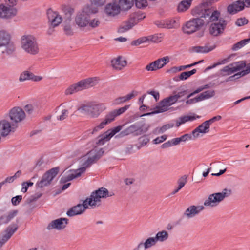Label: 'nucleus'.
Here are the masks:
<instances>
[{"label":"nucleus","mask_w":250,"mask_h":250,"mask_svg":"<svg viewBox=\"0 0 250 250\" xmlns=\"http://www.w3.org/2000/svg\"><path fill=\"white\" fill-rule=\"evenodd\" d=\"M250 73V66L247 67L245 70H242L237 73L235 74L234 75L231 76L229 78V80L232 81L233 78L238 79L241 77H243Z\"/></svg>","instance_id":"nucleus-44"},{"label":"nucleus","mask_w":250,"mask_h":250,"mask_svg":"<svg viewBox=\"0 0 250 250\" xmlns=\"http://www.w3.org/2000/svg\"><path fill=\"white\" fill-rule=\"evenodd\" d=\"M250 42V37L248 39H245L240 41V42H237L233 45L232 49L233 50H237L244 45H245L247 43Z\"/></svg>","instance_id":"nucleus-45"},{"label":"nucleus","mask_w":250,"mask_h":250,"mask_svg":"<svg viewBox=\"0 0 250 250\" xmlns=\"http://www.w3.org/2000/svg\"><path fill=\"white\" fill-rule=\"evenodd\" d=\"M166 98L170 106L176 103L178 100L175 95H171L168 97H167Z\"/></svg>","instance_id":"nucleus-62"},{"label":"nucleus","mask_w":250,"mask_h":250,"mask_svg":"<svg viewBox=\"0 0 250 250\" xmlns=\"http://www.w3.org/2000/svg\"><path fill=\"white\" fill-rule=\"evenodd\" d=\"M70 23V22H69L68 21L66 22H65V21L64 22V25L63 27V30L65 34L68 36H71L73 34V32L71 28Z\"/></svg>","instance_id":"nucleus-49"},{"label":"nucleus","mask_w":250,"mask_h":250,"mask_svg":"<svg viewBox=\"0 0 250 250\" xmlns=\"http://www.w3.org/2000/svg\"><path fill=\"white\" fill-rule=\"evenodd\" d=\"M161 34H156L146 37L147 42H161Z\"/></svg>","instance_id":"nucleus-46"},{"label":"nucleus","mask_w":250,"mask_h":250,"mask_svg":"<svg viewBox=\"0 0 250 250\" xmlns=\"http://www.w3.org/2000/svg\"><path fill=\"white\" fill-rule=\"evenodd\" d=\"M130 106V105H125L124 107L110 111L106 115L105 119L103 121V122L106 125L110 124L115 120L116 117L120 116L125 112L129 108Z\"/></svg>","instance_id":"nucleus-14"},{"label":"nucleus","mask_w":250,"mask_h":250,"mask_svg":"<svg viewBox=\"0 0 250 250\" xmlns=\"http://www.w3.org/2000/svg\"><path fill=\"white\" fill-rule=\"evenodd\" d=\"M214 48V47H208L206 46H196L192 47L193 51L196 53H208Z\"/></svg>","instance_id":"nucleus-41"},{"label":"nucleus","mask_w":250,"mask_h":250,"mask_svg":"<svg viewBox=\"0 0 250 250\" xmlns=\"http://www.w3.org/2000/svg\"><path fill=\"white\" fill-rule=\"evenodd\" d=\"M150 125L144 124L139 125L137 123L130 125L127 128L120 132L119 135L123 137L130 134L137 136L146 133L149 129Z\"/></svg>","instance_id":"nucleus-7"},{"label":"nucleus","mask_w":250,"mask_h":250,"mask_svg":"<svg viewBox=\"0 0 250 250\" xmlns=\"http://www.w3.org/2000/svg\"><path fill=\"white\" fill-rule=\"evenodd\" d=\"M98 12L97 7L92 5H86L82 12L77 14L75 18L76 24L80 28L84 27L88 25L90 15L95 14Z\"/></svg>","instance_id":"nucleus-3"},{"label":"nucleus","mask_w":250,"mask_h":250,"mask_svg":"<svg viewBox=\"0 0 250 250\" xmlns=\"http://www.w3.org/2000/svg\"><path fill=\"white\" fill-rule=\"evenodd\" d=\"M21 44L22 48L30 54L35 55L39 52L36 39L32 36H23L21 38Z\"/></svg>","instance_id":"nucleus-9"},{"label":"nucleus","mask_w":250,"mask_h":250,"mask_svg":"<svg viewBox=\"0 0 250 250\" xmlns=\"http://www.w3.org/2000/svg\"><path fill=\"white\" fill-rule=\"evenodd\" d=\"M204 207L201 206H190L185 211L184 215L188 218H192L198 214L201 210L204 209Z\"/></svg>","instance_id":"nucleus-23"},{"label":"nucleus","mask_w":250,"mask_h":250,"mask_svg":"<svg viewBox=\"0 0 250 250\" xmlns=\"http://www.w3.org/2000/svg\"><path fill=\"white\" fill-rule=\"evenodd\" d=\"M10 41V35L4 31H0V47L5 46Z\"/></svg>","instance_id":"nucleus-32"},{"label":"nucleus","mask_w":250,"mask_h":250,"mask_svg":"<svg viewBox=\"0 0 250 250\" xmlns=\"http://www.w3.org/2000/svg\"><path fill=\"white\" fill-rule=\"evenodd\" d=\"M105 125V124L102 121L99 125L96 126L92 130L89 129L85 131L83 134V137H87L89 135L95 134L101 129L104 128Z\"/></svg>","instance_id":"nucleus-33"},{"label":"nucleus","mask_w":250,"mask_h":250,"mask_svg":"<svg viewBox=\"0 0 250 250\" xmlns=\"http://www.w3.org/2000/svg\"><path fill=\"white\" fill-rule=\"evenodd\" d=\"M105 125V124L102 121L99 125L96 126L92 130L89 129L85 131L83 134V137H87L89 135L95 134L101 129L104 128Z\"/></svg>","instance_id":"nucleus-34"},{"label":"nucleus","mask_w":250,"mask_h":250,"mask_svg":"<svg viewBox=\"0 0 250 250\" xmlns=\"http://www.w3.org/2000/svg\"><path fill=\"white\" fill-rule=\"evenodd\" d=\"M209 26V33L213 36H218L223 33L227 25V21L222 18H218L215 21L211 22Z\"/></svg>","instance_id":"nucleus-13"},{"label":"nucleus","mask_w":250,"mask_h":250,"mask_svg":"<svg viewBox=\"0 0 250 250\" xmlns=\"http://www.w3.org/2000/svg\"><path fill=\"white\" fill-rule=\"evenodd\" d=\"M22 200L21 195H17L11 199V203L13 205L17 206L20 204Z\"/></svg>","instance_id":"nucleus-59"},{"label":"nucleus","mask_w":250,"mask_h":250,"mask_svg":"<svg viewBox=\"0 0 250 250\" xmlns=\"http://www.w3.org/2000/svg\"><path fill=\"white\" fill-rule=\"evenodd\" d=\"M147 39L146 37H141L137 40H134L131 42L132 46H138L143 43L146 42Z\"/></svg>","instance_id":"nucleus-51"},{"label":"nucleus","mask_w":250,"mask_h":250,"mask_svg":"<svg viewBox=\"0 0 250 250\" xmlns=\"http://www.w3.org/2000/svg\"><path fill=\"white\" fill-rule=\"evenodd\" d=\"M215 95V91L214 90H207L206 91L200 95H199V97L201 101L204 100L205 99H209L211 97H213Z\"/></svg>","instance_id":"nucleus-43"},{"label":"nucleus","mask_w":250,"mask_h":250,"mask_svg":"<svg viewBox=\"0 0 250 250\" xmlns=\"http://www.w3.org/2000/svg\"><path fill=\"white\" fill-rule=\"evenodd\" d=\"M137 95V92L132 91L131 93L128 94L125 96L119 97L116 98L114 100L113 104L115 105H118L123 103H125L135 97Z\"/></svg>","instance_id":"nucleus-26"},{"label":"nucleus","mask_w":250,"mask_h":250,"mask_svg":"<svg viewBox=\"0 0 250 250\" xmlns=\"http://www.w3.org/2000/svg\"><path fill=\"white\" fill-rule=\"evenodd\" d=\"M18 226L16 224L9 225L6 229L7 234L11 238L14 232L18 229Z\"/></svg>","instance_id":"nucleus-48"},{"label":"nucleus","mask_w":250,"mask_h":250,"mask_svg":"<svg viewBox=\"0 0 250 250\" xmlns=\"http://www.w3.org/2000/svg\"><path fill=\"white\" fill-rule=\"evenodd\" d=\"M104 151L103 148L100 149L95 155L88 158L83 164L84 167L75 170L73 173L68 174L65 177H62L61 179V182L65 183L80 176L83 173L85 172L86 167H89L92 164L96 162L104 155Z\"/></svg>","instance_id":"nucleus-2"},{"label":"nucleus","mask_w":250,"mask_h":250,"mask_svg":"<svg viewBox=\"0 0 250 250\" xmlns=\"http://www.w3.org/2000/svg\"><path fill=\"white\" fill-rule=\"evenodd\" d=\"M191 5V3L188 2V0H183L179 3L177 6V10L178 12H184L187 11Z\"/></svg>","instance_id":"nucleus-42"},{"label":"nucleus","mask_w":250,"mask_h":250,"mask_svg":"<svg viewBox=\"0 0 250 250\" xmlns=\"http://www.w3.org/2000/svg\"><path fill=\"white\" fill-rule=\"evenodd\" d=\"M126 61L124 60L122 57L120 56L111 61L112 66L118 70H121L123 67L126 65Z\"/></svg>","instance_id":"nucleus-28"},{"label":"nucleus","mask_w":250,"mask_h":250,"mask_svg":"<svg viewBox=\"0 0 250 250\" xmlns=\"http://www.w3.org/2000/svg\"><path fill=\"white\" fill-rule=\"evenodd\" d=\"M242 66H236L233 67H230L229 65L225 66L221 70L223 75H229L235 72L240 70Z\"/></svg>","instance_id":"nucleus-36"},{"label":"nucleus","mask_w":250,"mask_h":250,"mask_svg":"<svg viewBox=\"0 0 250 250\" xmlns=\"http://www.w3.org/2000/svg\"><path fill=\"white\" fill-rule=\"evenodd\" d=\"M120 5L115 0H112V2L108 3L104 9L105 13L109 16L114 17L119 14L121 11Z\"/></svg>","instance_id":"nucleus-20"},{"label":"nucleus","mask_w":250,"mask_h":250,"mask_svg":"<svg viewBox=\"0 0 250 250\" xmlns=\"http://www.w3.org/2000/svg\"><path fill=\"white\" fill-rule=\"evenodd\" d=\"M209 127L210 126L207 124V122L205 121L196 128L200 133H206L209 131Z\"/></svg>","instance_id":"nucleus-47"},{"label":"nucleus","mask_w":250,"mask_h":250,"mask_svg":"<svg viewBox=\"0 0 250 250\" xmlns=\"http://www.w3.org/2000/svg\"><path fill=\"white\" fill-rule=\"evenodd\" d=\"M145 69L148 71H154L157 70L155 61L147 64Z\"/></svg>","instance_id":"nucleus-60"},{"label":"nucleus","mask_w":250,"mask_h":250,"mask_svg":"<svg viewBox=\"0 0 250 250\" xmlns=\"http://www.w3.org/2000/svg\"><path fill=\"white\" fill-rule=\"evenodd\" d=\"M249 21L245 17L240 18L237 19L235 24L238 26H242L248 24Z\"/></svg>","instance_id":"nucleus-53"},{"label":"nucleus","mask_w":250,"mask_h":250,"mask_svg":"<svg viewBox=\"0 0 250 250\" xmlns=\"http://www.w3.org/2000/svg\"><path fill=\"white\" fill-rule=\"evenodd\" d=\"M62 10L65 14V22H70L71 21V16L74 12V10L73 8L69 6H64L62 7Z\"/></svg>","instance_id":"nucleus-31"},{"label":"nucleus","mask_w":250,"mask_h":250,"mask_svg":"<svg viewBox=\"0 0 250 250\" xmlns=\"http://www.w3.org/2000/svg\"><path fill=\"white\" fill-rule=\"evenodd\" d=\"M167 138V136L166 135H163L160 137H158L155 139L153 140V142L154 144H158L165 141Z\"/></svg>","instance_id":"nucleus-63"},{"label":"nucleus","mask_w":250,"mask_h":250,"mask_svg":"<svg viewBox=\"0 0 250 250\" xmlns=\"http://www.w3.org/2000/svg\"><path fill=\"white\" fill-rule=\"evenodd\" d=\"M68 115V111L66 109H63L62 111V114L60 116L57 117V119L62 121L66 119Z\"/></svg>","instance_id":"nucleus-64"},{"label":"nucleus","mask_w":250,"mask_h":250,"mask_svg":"<svg viewBox=\"0 0 250 250\" xmlns=\"http://www.w3.org/2000/svg\"><path fill=\"white\" fill-rule=\"evenodd\" d=\"M110 130H108L104 132L103 134L100 135L98 137V140L96 142L98 146H101L104 145L106 142L109 141L112 138L109 134L108 132Z\"/></svg>","instance_id":"nucleus-30"},{"label":"nucleus","mask_w":250,"mask_h":250,"mask_svg":"<svg viewBox=\"0 0 250 250\" xmlns=\"http://www.w3.org/2000/svg\"><path fill=\"white\" fill-rule=\"evenodd\" d=\"M114 195V194L113 192H109L106 188L102 187L93 191L89 198H87L89 200L88 205L92 208H94L96 206L100 205V204L97 205V203L101 202V198H106L111 197Z\"/></svg>","instance_id":"nucleus-5"},{"label":"nucleus","mask_w":250,"mask_h":250,"mask_svg":"<svg viewBox=\"0 0 250 250\" xmlns=\"http://www.w3.org/2000/svg\"><path fill=\"white\" fill-rule=\"evenodd\" d=\"M195 119V117L193 116H184L179 118L175 121V125L177 127H179L181 124L188 121H193Z\"/></svg>","instance_id":"nucleus-38"},{"label":"nucleus","mask_w":250,"mask_h":250,"mask_svg":"<svg viewBox=\"0 0 250 250\" xmlns=\"http://www.w3.org/2000/svg\"><path fill=\"white\" fill-rule=\"evenodd\" d=\"M154 237L157 242L158 241L162 242L165 241L168 239V234L167 231L162 230L161 231H159Z\"/></svg>","instance_id":"nucleus-39"},{"label":"nucleus","mask_w":250,"mask_h":250,"mask_svg":"<svg viewBox=\"0 0 250 250\" xmlns=\"http://www.w3.org/2000/svg\"><path fill=\"white\" fill-rule=\"evenodd\" d=\"M7 6L0 4V17L9 19L15 17L17 14V9L14 7L17 5L18 0H4Z\"/></svg>","instance_id":"nucleus-4"},{"label":"nucleus","mask_w":250,"mask_h":250,"mask_svg":"<svg viewBox=\"0 0 250 250\" xmlns=\"http://www.w3.org/2000/svg\"><path fill=\"white\" fill-rule=\"evenodd\" d=\"M245 4L241 0H237L227 7V11L230 14H235L244 9Z\"/></svg>","instance_id":"nucleus-22"},{"label":"nucleus","mask_w":250,"mask_h":250,"mask_svg":"<svg viewBox=\"0 0 250 250\" xmlns=\"http://www.w3.org/2000/svg\"><path fill=\"white\" fill-rule=\"evenodd\" d=\"M204 61V60H200L198 62H194L193 63H191L190 64H188V65H183V66H180L178 67V70L179 71H181V70H185L187 68H190V67H191L192 66H194L198 64H199L201 62H203Z\"/></svg>","instance_id":"nucleus-57"},{"label":"nucleus","mask_w":250,"mask_h":250,"mask_svg":"<svg viewBox=\"0 0 250 250\" xmlns=\"http://www.w3.org/2000/svg\"><path fill=\"white\" fill-rule=\"evenodd\" d=\"M88 201L89 200L87 198L83 201V204H79L73 207L67 211V215L69 217H72L82 214L86 209L88 208Z\"/></svg>","instance_id":"nucleus-15"},{"label":"nucleus","mask_w":250,"mask_h":250,"mask_svg":"<svg viewBox=\"0 0 250 250\" xmlns=\"http://www.w3.org/2000/svg\"><path fill=\"white\" fill-rule=\"evenodd\" d=\"M68 223V219L66 218H60L51 221L47 226L48 230L56 229L61 230L64 229Z\"/></svg>","instance_id":"nucleus-18"},{"label":"nucleus","mask_w":250,"mask_h":250,"mask_svg":"<svg viewBox=\"0 0 250 250\" xmlns=\"http://www.w3.org/2000/svg\"><path fill=\"white\" fill-rule=\"evenodd\" d=\"M174 126L173 123H170L163 125L161 128L159 129L158 133H162L167 130L173 127Z\"/></svg>","instance_id":"nucleus-54"},{"label":"nucleus","mask_w":250,"mask_h":250,"mask_svg":"<svg viewBox=\"0 0 250 250\" xmlns=\"http://www.w3.org/2000/svg\"><path fill=\"white\" fill-rule=\"evenodd\" d=\"M169 61V57L167 56L158 59L155 61L156 66L157 70L162 68Z\"/></svg>","instance_id":"nucleus-40"},{"label":"nucleus","mask_w":250,"mask_h":250,"mask_svg":"<svg viewBox=\"0 0 250 250\" xmlns=\"http://www.w3.org/2000/svg\"><path fill=\"white\" fill-rule=\"evenodd\" d=\"M188 176L186 175H184L181 177L177 181L178 187L175 189H174L172 192L171 194L174 195L177 192H178L182 188L184 187L185 184L187 183V179Z\"/></svg>","instance_id":"nucleus-35"},{"label":"nucleus","mask_w":250,"mask_h":250,"mask_svg":"<svg viewBox=\"0 0 250 250\" xmlns=\"http://www.w3.org/2000/svg\"><path fill=\"white\" fill-rule=\"evenodd\" d=\"M18 210H14L10 211L7 214H4L0 217V225L9 223L17 214Z\"/></svg>","instance_id":"nucleus-27"},{"label":"nucleus","mask_w":250,"mask_h":250,"mask_svg":"<svg viewBox=\"0 0 250 250\" xmlns=\"http://www.w3.org/2000/svg\"><path fill=\"white\" fill-rule=\"evenodd\" d=\"M92 78H89L80 81L75 84L70 86L65 90L66 95H71L75 92L81 91L93 86Z\"/></svg>","instance_id":"nucleus-11"},{"label":"nucleus","mask_w":250,"mask_h":250,"mask_svg":"<svg viewBox=\"0 0 250 250\" xmlns=\"http://www.w3.org/2000/svg\"><path fill=\"white\" fill-rule=\"evenodd\" d=\"M17 127L14 124L12 125L5 120L0 121V131L2 137L7 136L10 132L15 131V129Z\"/></svg>","instance_id":"nucleus-19"},{"label":"nucleus","mask_w":250,"mask_h":250,"mask_svg":"<svg viewBox=\"0 0 250 250\" xmlns=\"http://www.w3.org/2000/svg\"><path fill=\"white\" fill-rule=\"evenodd\" d=\"M120 5L121 10L126 11L130 9L133 4V0H115Z\"/></svg>","instance_id":"nucleus-29"},{"label":"nucleus","mask_w":250,"mask_h":250,"mask_svg":"<svg viewBox=\"0 0 250 250\" xmlns=\"http://www.w3.org/2000/svg\"><path fill=\"white\" fill-rule=\"evenodd\" d=\"M136 6L139 9L146 7L148 4L146 0H135Z\"/></svg>","instance_id":"nucleus-52"},{"label":"nucleus","mask_w":250,"mask_h":250,"mask_svg":"<svg viewBox=\"0 0 250 250\" xmlns=\"http://www.w3.org/2000/svg\"><path fill=\"white\" fill-rule=\"evenodd\" d=\"M231 190L225 188L222 192H217L209 195L208 199L206 200L204 203L205 206H210L214 207L219 203L223 201L225 197H228L231 194Z\"/></svg>","instance_id":"nucleus-8"},{"label":"nucleus","mask_w":250,"mask_h":250,"mask_svg":"<svg viewBox=\"0 0 250 250\" xmlns=\"http://www.w3.org/2000/svg\"><path fill=\"white\" fill-rule=\"evenodd\" d=\"M122 128V126L118 125L116 127H115L111 129H110L109 132H108L109 134L110 135V137H112L114 135H115L117 133L120 132Z\"/></svg>","instance_id":"nucleus-58"},{"label":"nucleus","mask_w":250,"mask_h":250,"mask_svg":"<svg viewBox=\"0 0 250 250\" xmlns=\"http://www.w3.org/2000/svg\"><path fill=\"white\" fill-rule=\"evenodd\" d=\"M169 106L170 105L166 98L159 102V105L155 107L153 111L146 113L143 114L142 116H149L152 114L163 113L168 110V108Z\"/></svg>","instance_id":"nucleus-21"},{"label":"nucleus","mask_w":250,"mask_h":250,"mask_svg":"<svg viewBox=\"0 0 250 250\" xmlns=\"http://www.w3.org/2000/svg\"><path fill=\"white\" fill-rule=\"evenodd\" d=\"M128 21L131 24L133 25V26L139 22L138 17H136L134 13L130 15Z\"/></svg>","instance_id":"nucleus-56"},{"label":"nucleus","mask_w":250,"mask_h":250,"mask_svg":"<svg viewBox=\"0 0 250 250\" xmlns=\"http://www.w3.org/2000/svg\"><path fill=\"white\" fill-rule=\"evenodd\" d=\"M157 243L155 237H149L145 242L142 241L140 242L134 250H139L140 249L146 250L155 246Z\"/></svg>","instance_id":"nucleus-24"},{"label":"nucleus","mask_w":250,"mask_h":250,"mask_svg":"<svg viewBox=\"0 0 250 250\" xmlns=\"http://www.w3.org/2000/svg\"><path fill=\"white\" fill-rule=\"evenodd\" d=\"M6 49L5 51H3L2 53H6L8 54H11L15 49V47L13 42H9L5 45Z\"/></svg>","instance_id":"nucleus-50"},{"label":"nucleus","mask_w":250,"mask_h":250,"mask_svg":"<svg viewBox=\"0 0 250 250\" xmlns=\"http://www.w3.org/2000/svg\"><path fill=\"white\" fill-rule=\"evenodd\" d=\"M42 79L41 76L35 75L33 73L25 71L22 72L20 77L19 80L20 81H24L27 80H31L34 82H39Z\"/></svg>","instance_id":"nucleus-25"},{"label":"nucleus","mask_w":250,"mask_h":250,"mask_svg":"<svg viewBox=\"0 0 250 250\" xmlns=\"http://www.w3.org/2000/svg\"><path fill=\"white\" fill-rule=\"evenodd\" d=\"M49 22L50 23V27L48 30V34H50V31L51 28H53L59 25L62 21V17L56 12H53L52 10H48L47 12Z\"/></svg>","instance_id":"nucleus-16"},{"label":"nucleus","mask_w":250,"mask_h":250,"mask_svg":"<svg viewBox=\"0 0 250 250\" xmlns=\"http://www.w3.org/2000/svg\"><path fill=\"white\" fill-rule=\"evenodd\" d=\"M100 23L101 22L98 19H94L91 21H90V20H89V22L88 24L89 25V26L93 28H95V27L99 26Z\"/></svg>","instance_id":"nucleus-61"},{"label":"nucleus","mask_w":250,"mask_h":250,"mask_svg":"<svg viewBox=\"0 0 250 250\" xmlns=\"http://www.w3.org/2000/svg\"><path fill=\"white\" fill-rule=\"evenodd\" d=\"M105 109V107L102 104L83 105L78 108L79 110L90 115L92 118L97 117Z\"/></svg>","instance_id":"nucleus-10"},{"label":"nucleus","mask_w":250,"mask_h":250,"mask_svg":"<svg viewBox=\"0 0 250 250\" xmlns=\"http://www.w3.org/2000/svg\"><path fill=\"white\" fill-rule=\"evenodd\" d=\"M90 1L91 4L87 5H92L93 7H95L94 5L96 6H103L105 3V0H90Z\"/></svg>","instance_id":"nucleus-55"},{"label":"nucleus","mask_w":250,"mask_h":250,"mask_svg":"<svg viewBox=\"0 0 250 250\" xmlns=\"http://www.w3.org/2000/svg\"><path fill=\"white\" fill-rule=\"evenodd\" d=\"M205 22L203 19L193 18L186 22L183 26L182 29L185 34L190 35L200 30Z\"/></svg>","instance_id":"nucleus-6"},{"label":"nucleus","mask_w":250,"mask_h":250,"mask_svg":"<svg viewBox=\"0 0 250 250\" xmlns=\"http://www.w3.org/2000/svg\"><path fill=\"white\" fill-rule=\"evenodd\" d=\"M133 27V25L131 24L128 21L123 22L118 29V32L123 33L127 31Z\"/></svg>","instance_id":"nucleus-37"},{"label":"nucleus","mask_w":250,"mask_h":250,"mask_svg":"<svg viewBox=\"0 0 250 250\" xmlns=\"http://www.w3.org/2000/svg\"><path fill=\"white\" fill-rule=\"evenodd\" d=\"M10 119L16 124L21 121L25 118L24 111L20 107H14L9 113Z\"/></svg>","instance_id":"nucleus-17"},{"label":"nucleus","mask_w":250,"mask_h":250,"mask_svg":"<svg viewBox=\"0 0 250 250\" xmlns=\"http://www.w3.org/2000/svg\"><path fill=\"white\" fill-rule=\"evenodd\" d=\"M206 3H202L195 7L192 10L191 14L196 17V18H204L206 19L208 18V19L206 20L207 23L217 21L220 16V12L218 10L212 11L209 8H206Z\"/></svg>","instance_id":"nucleus-1"},{"label":"nucleus","mask_w":250,"mask_h":250,"mask_svg":"<svg viewBox=\"0 0 250 250\" xmlns=\"http://www.w3.org/2000/svg\"><path fill=\"white\" fill-rule=\"evenodd\" d=\"M59 169V167H57L45 172L42 175V179L37 183L36 186L37 187L42 188L50 185L53 179L58 174Z\"/></svg>","instance_id":"nucleus-12"}]
</instances>
